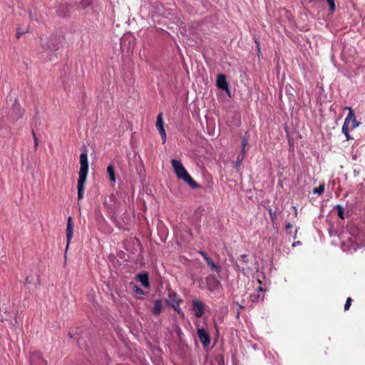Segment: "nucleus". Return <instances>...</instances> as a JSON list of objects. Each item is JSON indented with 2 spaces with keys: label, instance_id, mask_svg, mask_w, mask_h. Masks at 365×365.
<instances>
[{
  "label": "nucleus",
  "instance_id": "1",
  "mask_svg": "<svg viewBox=\"0 0 365 365\" xmlns=\"http://www.w3.org/2000/svg\"><path fill=\"white\" fill-rule=\"evenodd\" d=\"M80 170L79 177L78 180V199L81 200L83 198L84 195V185L86 181V178L88 172V161L87 150L85 148L84 151L80 155Z\"/></svg>",
  "mask_w": 365,
  "mask_h": 365
},
{
  "label": "nucleus",
  "instance_id": "2",
  "mask_svg": "<svg viewBox=\"0 0 365 365\" xmlns=\"http://www.w3.org/2000/svg\"><path fill=\"white\" fill-rule=\"evenodd\" d=\"M171 164L177 177L179 179L187 182L191 188L197 189L200 187V185L196 182V181L188 174L181 162L178 160L173 159L171 160Z\"/></svg>",
  "mask_w": 365,
  "mask_h": 365
},
{
  "label": "nucleus",
  "instance_id": "3",
  "mask_svg": "<svg viewBox=\"0 0 365 365\" xmlns=\"http://www.w3.org/2000/svg\"><path fill=\"white\" fill-rule=\"evenodd\" d=\"M235 270L242 272L244 274H248L251 268L248 265V255H242L237 261H232Z\"/></svg>",
  "mask_w": 365,
  "mask_h": 365
},
{
  "label": "nucleus",
  "instance_id": "4",
  "mask_svg": "<svg viewBox=\"0 0 365 365\" xmlns=\"http://www.w3.org/2000/svg\"><path fill=\"white\" fill-rule=\"evenodd\" d=\"M167 302L168 306L173 307L175 311L180 313V304L182 302V300L176 292L169 291L168 300Z\"/></svg>",
  "mask_w": 365,
  "mask_h": 365
},
{
  "label": "nucleus",
  "instance_id": "5",
  "mask_svg": "<svg viewBox=\"0 0 365 365\" xmlns=\"http://www.w3.org/2000/svg\"><path fill=\"white\" fill-rule=\"evenodd\" d=\"M155 126L161 136L163 143L166 142V132L164 128V121L163 118V113H160L156 119Z\"/></svg>",
  "mask_w": 365,
  "mask_h": 365
},
{
  "label": "nucleus",
  "instance_id": "6",
  "mask_svg": "<svg viewBox=\"0 0 365 365\" xmlns=\"http://www.w3.org/2000/svg\"><path fill=\"white\" fill-rule=\"evenodd\" d=\"M197 335L203 346L207 347L210 344V336L204 328H197Z\"/></svg>",
  "mask_w": 365,
  "mask_h": 365
},
{
  "label": "nucleus",
  "instance_id": "7",
  "mask_svg": "<svg viewBox=\"0 0 365 365\" xmlns=\"http://www.w3.org/2000/svg\"><path fill=\"white\" fill-rule=\"evenodd\" d=\"M344 109L349 110V113L345 118V121L349 124L351 129L353 130L357 128L360 123L356 120L354 110L351 107H346Z\"/></svg>",
  "mask_w": 365,
  "mask_h": 365
},
{
  "label": "nucleus",
  "instance_id": "8",
  "mask_svg": "<svg viewBox=\"0 0 365 365\" xmlns=\"http://www.w3.org/2000/svg\"><path fill=\"white\" fill-rule=\"evenodd\" d=\"M205 309V304L198 299L192 301V310L195 313V316L197 318H201L204 314Z\"/></svg>",
  "mask_w": 365,
  "mask_h": 365
},
{
  "label": "nucleus",
  "instance_id": "9",
  "mask_svg": "<svg viewBox=\"0 0 365 365\" xmlns=\"http://www.w3.org/2000/svg\"><path fill=\"white\" fill-rule=\"evenodd\" d=\"M31 365H47V361L42 357L41 353L34 351L30 356Z\"/></svg>",
  "mask_w": 365,
  "mask_h": 365
},
{
  "label": "nucleus",
  "instance_id": "10",
  "mask_svg": "<svg viewBox=\"0 0 365 365\" xmlns=\"http://www.w3.org/2000/svg\"><path fill=\"white\" fill-rule=\"evenodd\" d=\"M216 86L222 91H226L229 95L230 93L229 85L226 79V76L224 74H219L217 77Z\"/></svg>",
  "mask_w": 365,
  "mask_h": 365
},
{
  "label": "nucleus",
  "instance_id": "11",
  "mask_svg": "<svg viewBox=\"0 0 365 365\" xmlns=\"http://www.w3.org/2000/svg\"><path fill=\"white\" fill-rule=\"evenodd\" d=\"M73 236V225L72 222L71 217H68L66 225V240H67V247H68L71 240Z\"/></svg>",
  "mask_w": 365,
  "mask_h": 365
},
{
  "label": "nucleus",
  "instance_id": "12",
  "mask_svg": "<svg viewBox=\"0 0 365 365\" xmlns=\"http://www.w3.org/2000/svg\"><path fill=\"white\" fill-rule=\"evenodd\" d=\"M138 280L142 284V285L145 287H149V276L147 273L139 274L137 275Z\"/></svg>",
  "mask_w": 365,
  "mask_h": 365
},
{
  "label": "nucleus",
  "instance_id": "13",
  "mask_svg": "<svg viewBox=\"0 0 365 365\" xmlns=\"http://www.w3.org/2000/svg\"><path fill=\"white\" fill-rule=\"evenodd\" d=\"M162 309V301L160 299H156L154 302V307L153 308L152 313L155 316H158L160 314Z\"/></svg>",
  "mask_w": 365,
  "mask_h": 365
},
{
  "label": "nucleus",
  "instance_id": "14",
  "mask_svg": "<svg viewBox=\"0 0 365 365\" xmlns=\"http://www.w3.org/2000/svg\"><path fill=\"white\" fill-rule=\"evenodd\" d=\"M107 173L108 174V177L110 181L115 182V170H114V165L112 164H110L107 167Z\"/></svg>",
  "mask_w": 365,
  "mask_h": 365
},
{
  "label": "nucleus",
  "instance_id": "15",
  "mask_svg": "<svg viewBox=\"0 0 365 365\" xmlns=\"http://www.w3.org/2000/svg\"><path fill=\"white\" fill-rule=\"evenodd\" d=\"M207 265L211 268L212 270L216 271L217 273H219L221 271V267L216 264L212 259L210 258V259H207L206 262Z\"/></svg>",
  "mask_w": 365,
  "mask_h": 365
},
{
  "label": "nucleus",
  "instance_id": "16",
  "mask_svg": "<svg viewBox=\"0 0 365 365\" xmlns=\"http://www.w3.org/2000/svg\"><path fill=\"white\" fill-rule=\"evenodd\" d=\"M220 284V282L215 279H213L212 282L207 281L208 289L210 291H213L217 289Z\"/></svg>",
  "mask_w": 365,
  "mask_h": 365
},
{
  "label": "nucleus",
  "instance_id": "17",
  "mask_svg": "<svg viewBox=\"0 0 365 365\" xmlns=\"http://www.w3.org/2000/svg\"><path fill=\"white\" fill-rule=\"evenodd\" d=\"M335 209L337 211L338 217L341 220H344V209L343 206L341 205H336L335 206Z\"/></svg>",
  "mask_w": 365,
  "mask_h": 365
},
{
  "label": "nucleus",
  "instance_id": "18",
  "mask_svg": "<svg viewBox=\"0 0 365 365\" xmlns=\"http://www.w3.org/2000/svg\"><path fill=\"white\" fill-rule=\"evenodd\" d=\"M324 189H325L324 184H321L319 187H314L313 189V192L314 194H317L318 195H321L324 192Z\"/></svg>",
  "mask_w": 365,
  "mask_h": 365
},
{
  "label": "nucleus",
  "instance_id": "19",
  "mask_svg": "<svg viewBox=\"0 0 365 365\" xmlns=\"http://www.w3.org/2000/svg\"><path fill=\"white\" fill-rule=\"evenodd\" d=\"M8 133V129L6 128L0 120V137H5Z\"/></svg>",
  "mask_w": 365,
  "mask_h": 365
},
{
  "label": "nucleus",
  "instance_id": "20",
  "mask_svg": "<svg viewBox=\"0 0 365 365\" xmlns=\"http://www.w3.org/2000/svg\"><path fill=\"white\" fill-rule=\"evenodd\" d=\"M245 153H241V154L237 156L236 164H235V168L239 167L240 165L241 164V163L243 161V160L245 158Z\"/></svg>",
  "mask_w": 365,
  "mask_h": 365
},
{
  "label": "nucleus",
  "instance_id": "21",
  "mask_svg": "<svg viewBox=\"0 0 365 365\" xmlns=\"http://www.w3.org/2000/svg\"><path fill=\"white\" fill-rule=\"evenodd\" d=\"M77 3L79 4L81 9H86L90 4L88 0H78Z\"/></svg>",
  "mask_w": 365,
  "mask_h": 365
},
{
  "label": "nucleus",
  "instance_id": "22",
  "mask_svg": "<svg viewBox=\"0 0 365 365\" xmlns=\"http://www.w3.org/2000/svg\"><path fill=\"white\" fill-rule=\"evenodd\" d=\"M327 2L329 5V10L331 12H334L336 9L335 2L334 0H327Z\"/></svg>",
  "mask_w": 365,
  "mask_h": 365
},
{
  "label": "nucleus",
  "instance_id": "23",
  "mask_svg": "<svg viewBox=\"0 0 365 365\" xmlns=\"http://www.w3.org/2000/svg\"><path fill=\"white\" fill-rule=\"evenodd\" d=\"M349 128H350L349 124L346 121L344 120V123L342 125V129H341L342 133L344 134L348 133Z\"/></svg>",
  "mask_w": 365,
  "mask_h": 365
},
{
  "label": "nucleus",
  "instance_id": "24",
  "mask_svg": "<svg viewBox=\"0 0 365 365\" xmlns=\"http://www.w3.org/2000/svg\"><path fill=\"white\" fill-rule=\"evenodd\" d=\"M352 299L351 297H348L346 300L345 304H344V310H348L351 305Z\"/></svg>",
  "mask_w": 365,
  "mask_h": 365
},
{
  "label": "nucleus",
  "instance_id": "25",
  "mask_svg": "<svg viewBox=\"0 0 365 365\" xmlns=\"http://www.w3.org/2000/svg\"><path fill=\"white\" fill-rule=\"evenodd\" d=\"M133 290L138 294H144V291L137 285H133Z\"/></svg>",
  "mask_w": 365,
  "mask_h": 365
},
{
  "label": "nucleus",
  "instance_id": "26",
  "mask_svg": "<svg viewBox=\"0 0 365 365\" xmlns=\"http://www.w3.org/2000/svg\"><path fill=\"white\" fill-rule=\"evenodd\" d=\"M247 144V140L245 138H243L242 140V148L241 153H245V147H246Z\"/></svg>",
  "mask_w": 365,
  "mask_h": 365
},
{
  "label": "nucleus",
  "instance_id": "27",
  "mask_svg": "<svg viewBox=\"0 0 365 365\" xmlns=\"http://www.w3.org/2000/svg\"><path fill=\"white\" fill-rule=\"evenodd\" d=\"M216 361H217V363L218 365H224L225 364L224 356L222 355H220V356H218L217 358Z\"/></svg>",
  "mask_w": 365,
  "mask_h": 365
},
{
  "label": "nucleus",
  "instance_id": "28",
  "mask_svg": "<svg viewBox=\"0 0 365 365\" xmlns=\"http://www.w3.org/2000/svg\"><path fill=\"white\" fill-rule=\"evenodd\" d=\"M269 214L272 221H274L276 218V212L273 211L272 209H269Z\"/></svg>",
  "mask_w": 365,
  "mask_h": 365
},
{
  "label": "nucleus",
  "instance_id": "29",
  "mask_svg": "<svg viewBox=\"0 0 365 365\" xmlns=\"http://www.w3.org/2000/svg\"><path fill=\"white\" fill-rule=\"evenodd\" d=\"M199 253L206 262L207 261V259H210V257L206 254V252L203 251H200Z\"/></svg>",
  "mask_w": 365,
  "mask_h": 365
},
{
  "label": "nucleus",
  "instance_id": "30",
  "mask_svg": "<svg viewBox=\"0 0 365 365\" xmlns=\"http://www.w3.org/2000/svg\"><path fill=\"white\" fill-rule=\"evenodd\" d=\"M14 109H16L18 111V118H21L23 115L24 110H21V108L19 106L15 107Z\"/></svg>",
  "mask_w": 365,
  "mask_h": 365
},
{
  "label": "nucleus",
  "instance_id": "31",
  "mask_svg": "<svg viewBox=\"0 0 365 365\" xmlns=\"http://www.w3.org/2000/svg\"><path fill=\"white\" fill-rule=\"evenodd\" d=\"M26 32H27V31H21L19 30V29H17V31H16V38H19L21 36V35H23L24 34H25V33H26Z\"/></svg>",
  "mask_w": 365,
  "mask_h": 365
},
{
  "label": "nucleus",
  "instance_id": "32",
  "mask_svg": "<svg viewBox=\"0 0 365 365\" xmlns=\"http://www.w3.org/2000/svg\"><path fill=\"white\" fill-rule=\"evenodd\" d=\"M292 227H293V226L290 222H287L285 224V229L287 231H288L289 230H291Z\"/></svg>",
  "mask_w": 365,
  "mask_h": 365
},
{
  "label": "nucleus",
  "instance_id": "33",
  "mask_svg": "<svg viewBox=\"0 0 365 365\" xmlns=\"http://www.w3.org/2000/svg\"><path fill=\"white\" fill-rule=\"evenodd\" d=\"M34 146H35V148H37V146H38V138H37V137H35V138L34 139Z\"/></svg>",
  "mask_w": 365,
  "mask_h": 365
},
{
  "label": "nucleus",
  "instance_id": "34",
  "mask_svg": "<svg viewBox=\"0 0 365 365\" xmlns=\"http://www.w3.org/2000/svg\"><path fill=\"white\" fill-rule=\"evenodd\" d=\"M301 245V242L300 241H295L292 243V247H296L297 245Z\"/></svg>",
  "mask_w": 365,
  "mask_h": 365
},
{
  "label": "nucleus",
  "instance_id": "35",
  "mask_svg": "<svg viewBox=\"0 0 365 365\" xmlns=\"http://www.w3.org/2000/svg\"><path fill=\"white\" fill-rule=\"evenodd\" d=\"M344 135L346 136V140H349L352 139V138L351 137V135H349V133L344 134Z\"/></svg>",
  "mask_w": 365,
  "mask_h": 365
},
{
  "label": "nucleus",
  "instance_id": "36",
  "mask_svg": "<svg viewBox=\"0 0 365 365\" xmlns=\"http://www.w3.org/2000/svg\"><path fill=\"white\" fill-rule=\"evenodd\" d=\"M32 135H33V137H34V139L35 138V137H36V133H35L34 130H32Z\"/></svg>",
  "mask_w": 365,
  "mask_h": 365
},
{
  "label": "nucleus",
  "instance_id": "37",
  "mask_svg": "<svg viewBox=\"0 0 365 365\" xmlns=\"http://www.w3.org/2000/svg\"><path fill=\"white\" fill-rule=\"evenodd\" d=\"M29 277L26 278V283H30V282H29Z\"/></svg>",
  "mask_w": 365,
  "mask_h": 365
},
{
  "label": "nucleus",
  "instance_id": "38",
  "mask_svg": "<svg viewBox=\"0 0 365 365\" xmlns=\"http://www.w3.org/2000/svg\"><path fill=\"white\" fill-rule=\"evenodd\" d=\"M294 208L295 209V213L294 214H295V216L297 217V209L295 207H294Z\"/></svg>",
  "mask_w": 365,
  "mask_h": 365
},
{
  "label": "nucleus",
  "instance_id": "39",
  "mask_svg": "<svg viewBox=\"0 0 365 365\" xmlns=\"http://www.w3.org/2000/svg\"><path fill=\"white\" fill-rule=\"evenodd\" d=\"M299 227H297V228L296 229V230H295V234H297V232H299Z\"/></svg>",
  "mask_w": 365,
  "mask_h": 365
},
{
  "label": "nucleus",
  "instance_id": "40",
  "mask_svg": "<svg viewBox=\"0 0 365 365\" xmlns=\"http://www.w3.org/2000/svg\"><path fill=\"white\" fill-rule=\"evenodd\" d=\"M68 336H69L70 338L73 337L72 335L70 333H69Z\"/></svg>",
  "mask_w": 365,
  "mask_h": 365
}]
</instances>
